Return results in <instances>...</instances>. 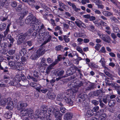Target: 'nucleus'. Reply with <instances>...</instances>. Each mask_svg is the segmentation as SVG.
I'll use <instances>...</instances> for the list:
<instances>
[{
    "label": "nucleus",
    "mask_w": 120,
    "mask_h": 120,
    "mask_svg": "<svg viewBox=\"0 0 120 120\" xmlns=\"http://www.w3.org/2000/svg\"><path fill=\"white\" fill-rule=\"evenodd\" d=\"M13 101L11 98L9 97L2 99L0 95V105L4 106L7 105L6 108L11 110L13 108Z\"/></svg>",
    "instance_id": "obj_1"
},
{
    "label": "nucleus",
    "mask_w": 120,
    "mask_h": 120,
    "mask_svg": "<svg viewBox=\"0 0 120 120\" xmlns=\"http://www.w3.org/2000/svg\"><path fill=\"white\" fill-rule=\"evenodd\" d=\"M43 36H44L43 40L44 41L42 44V45L49 42L51 40L52 38L51 36L49 35L48 32H45L44 31L42 32V30H41L37 37L38 38L40 39L42 38Z\"/></svg>",
    "instance_id": "obj_2"
},
{
    "label": "nucleus",
    "mask_w": 120,
    "mask_h": 120,
    "mask_svg": "<svg viewBox=\"0 0 120 120\" xmlns=\"http://www.w3.org/2000/svg\"><path fill=\"white\" fill-rule=\"evenodd\" d=\"M32 32V30L30 29L27 32L24 34H19V39L17 41V42L18 44H20L26 38L30 36Z\"/></svg>",
    "instance_id": "obj_3"
},
{
    "label": "nucleus",
    "mask_w": 120,
    "mask_h": 120,
    "mask_svg": "<svg viewBox=\"0 0 120 120\" xmlns=\"http://www.w3.org/2000/svg\"><path fill=\"white\" fill-rule=\"evenodd\" d=\"M83 82L82 81H79L76 85L74 86L73 88L68 90V94L69 96L73 94V93H76L78 91L79 88L81 86H82Z\"/></svg>",
    "instance_id": "obj_4"
},
{
    "label": "nucleus",
    "mask_w": 120,
    "mask_h": 120,
    "mask_svg": "<svg viewBox=\"0 0 120 120\" xmlns=\"http://www.w3.org/2000/svg\"><path fill=\"white\" fill-rule=\"evenodd\" d=\"M42 112L40 109H38L35 111L34 115L36 118L41 119L40 120H45L46 116H45L44 113Z\"/></svg>",
    "instance_id": "obj_5"
},
{
    "label": "nucleus",
    "mask_w": 120,
    "mask_h": 120,
    "mask_svg": "<svg viewBox=\"0 0 120 120\" xmlns=\"http://www.w3.org/2000/svg\"><path fill=\"white\" fill-rule=\"evenodd\" d=\"M101 38L104 41L107 43H110L111 41V39L110 37L106 34H102Z\"/></svg>",
    "instance_id": "obj_6"
},
{
    "label": "nucleus",
    "mask_w": 120,
    "mask_h": 120,
    "mask_svg": "<svg viewBox=\"0 0 120 120\" xmlns=\"http://www.w3.org/2000/svg\"><path fill=\"white\" fill-rule=\"evenodd\" d=\"M27 105V104L26 103L19 102L18 103L17 109L18 110H21L23 108L26 107Z\"/></svg>",
    "instance_id": "obj_7"
},
{
    "label": "nucleus",
    "mask_w": 120,
    "mask_h": 120,
    "mask_svg": "<svg viewBox=\"0 0 120 120\" xmlns=\"http://www.w3.org/2000/svg\"><path fill=\"white\" fill-rule=\"evenodd\" d=\"M47 51L45 49H43L42 48H40L37 50L36 53L39 57L40 56L43 55Z\"/></svg>",
    "instance_id": "obj_8"
},
{
    "label": "nucleus",
    "mask_w": 120,
    "mask_h": 120,
    "mask_svg": "<svg viewBox=\"0 0 120 120\" xmlns=\"http://www.w3.org/2000/svg\"><path fill=\"white\" fill-rule=\"evenodd\" d=\"M28 12L25 9L22 10L21 13L19 14V16H20L19 18V19L21 20L25 16V15L28 13Z\"/></svg>",
    "instance_id": "obj_9"
},
{
    "label": "nucleus",
    "mask_w": 120,
    "mask_h": 120,
    "mask_svg": "<svg viewBox=\"0 0 120 120\" xmlns=\"http://www.w3.org/2000/svg\"><path fill=\"white\" fill-rule=\"evenodd\" d=\"M52 111V110L50 109H47L46 112L45 113V114H47L45 116H46V117H45V120H51L49 118H50Z\"/></svg>",
    "instance_id": "obj_10"
},
{
    "label": "nucleus",
    "mask_w": 120,
    "mask_h": 120,
    "mask_svg": "<svg viewBox=\"0 0 120 120\" xmlns=\"http://www.w3.org/2000/svg\"><path fill=\"white\" fill-rule=\"evenodd\" d=\"M28 108L26 109H23L20 112V115L21 117H23L28 115Z\"/></svg>",
    "instance_id": "obj_11"
},
{
    "label": "nucleus",
    "mask_w": 120,
    "mask_h": 120,
    "mask_svg": "<svg viewBox=\"0 0 120 120\" xmlns=\"http://www.w3.org/2000/svg\"><path fill=\"white\" fill-rule=\"evenodd\" d=\"M72 113L71 112H68L65 115L64 118L65 120H70L72 118Z\"/></svg>",
    "instance_id": "obj_12"
},
{
    "label": "nucleus",
    "mask_w": 120,
    "mask_h": 120,
    "mask_svg": "<svg viewBox=\"0 0 120 120\" xmlns=\"http://www.w3.org/2000/svg\"><path fill=\"white\" fill-rule=\"evenodd\" d=\"M64 99L66 101V102L69 105L72 106L73 105V101L70 98H67L66 97H65L64 98Z\"/></svg>",
    "instance_id": "obj_13"
},
{
    "label": "nucleus",
    "mask_w": 120,
    "mask_h": 120,
    "mask_svg": "<svg viewBox=\"0 0 120 120\" xmlns=\"http://www.w3.org/2000/svg\"><path fill=\"white\" fill-rule=\"evenodd\" d=\"M35 19H34V18H33V17L32 16H29L27 17L26 19L25 20V22H34Z\"/></svg>",
    "instance_id": "obj_14"
},
{
    "label": "nucleus",
    "mask_w": 120,
    "mask_h": 120,
    "mask_svg": "<svg viewBox=\"0 0 120 120\" xmlns=\"http://www.w3.org/2000/svg\"><path fill=\"white\" fill-rule=\"evenodd\" d=\"M22 49L19 51V55L21 56H23L25 55L26 53V49L24 47H21Z\"/></svg>",
    "instance_id": "obj_15"
},
{
    "label": "nucleus",
    "mask_w": 120,
    "mask_h": 120,
    "mask_svg": "<svg viewBox=\"0 0 120 120\" xmlns=\"http://www.w3.org/2000/svg\"><path fill=\"white\" fill-rule=\"evenodd\" d=\"M12 113L10 111H8L4 115L5 117L9 119L11 117Z\"/></svg>",
    "instance_id": "obj_16"
},
{
    "label": "nucleus",
    "mask_w": 120,
    "mask_h": 120,
    "mask_svg": "<svg viewBox=\"0 0 120 120\" xmlns=\"http://www.w3.org/2000/svg\"><path fill=\"white\" fill-rule=\"evenodd\" d=\"M28 115L29 116L31 119H33L34 117V112L33 110L31 109L28 108Z\"/></svg>",
    "instance_id": "obj_17"
},
{
    "label": "nucleus",
    "mask_w": 120,
    "mask_h": 120,
    "mask_svg": "<svg viewBox=\"0 0 120 120\" xmlns=\"http://www.w3.org/2000/svg\"><path fill=\"white\" fill-rule=\"evenodd\" d=\"M103 91L101 90H99L94 91V92L93 94L95 96H98L99 95L102 94L103 93Z\"/></svg>",
    "instance_id": "obj_18"
},
{
    "label": "nucleus",
    "mask_w": 120,
    "mask_h": 120,
    "mask_svg": "<svg viewBox=\"0 0 120 120\" xmlns=\"http://www.w3.org/2000/svg\"><path fill=\"white\" fill-rule=\"evenodd\" d=\"M94 114V113L93 111L92 110L90 109L87 111L86 115L88 117H90L92 116Z\"/></svg>",
    "instance_id": "obj_19"
},
{
    "label": "nucleus",
    "mask_w": 120,
    "mask_h": 120,
    "mask_svg": "<svg viewBox=\"0 0 120 120\" xmlns=\"http://www.w3.org/2000/svg\"><path fill=\"white\" fill-rule=\"evenodd\" d=\"M22 67L21 64L19 62H17L16 63V64L15 67V69H17L18 70H22V68H20Z\"/></svg>",
    "instance_id": "obj_20"
},
{
    "label": "nucleus",
    "mask_w": 120,
    "mask_h": 120,
    "mask_svg": "<svg viewBox=\"0 0 120 120\" xmlns=\"http://www.w3.org/2000/svg\"><path fill=\"white\" fill-rule=\"evenodd\" d=\"M76 49L78 51L81 53L82 55V56H84V55H85V56H86V55L85 54L83 51L82 49L79 46H77V47Z\"/></svg>",
    "instance_id": "obj_21"
},
{
    "label": "nucleus",
    "mask_w": 120,
    "mask_h": 120,
    "mask_svg": "<svg viewBox=\"0 0 120 120\" xmlns=\"http://www.w3.org/2000/svg\"><path fill=\"white\" fill-rule=\"evenodd\" d=\"M39 57L36 53L33 54L30 57L31 59L34 60H37Z\"/></svg>",
    "instance_id": "obj_22"
},
{
    "label": "nucleus",
    "mask_w": 120,
    "mask_h": 120,
    "mask_svg": "<svg viewBox=\"0 0 120 120\" xmlns=\"http://www.w3.org/2000/svg\"><path fill=\"white\" fill-rule=\"evenodd\" d=\"M107 116L106 114L104 113L101 115L98 118L99 120H105Z\"/></svg>",
    "instance_id": "obj_23"
},
{
    "label": "nucleus",
    "mask_w": 120,
    "mask_h": 120,
    "mask_svg": "<svg viewBox=\"0 0 120 120\" xmlns=\"http://www.w3.org/2000/svg\"><path fill=\"white\" fill-rule=\"evenodd\" d=\"M40 110L41 112H43V113H44V114L45 116L47 114H45V113L46 112L47 109L46 107L44 106H42Z\"/></svg>",
    "instance_id": "obj_24"
},
{
    "label": "nucleus",
    "mask_w": 120,
    "mask_h": 120,
    "mask_svg": "<svg viewBox=\"0 0 120 120\" xmlns=\"http://www.w3.org/2000/svg\"><path fill=\"white\" fill-rule=\"evenodd\" d=\"M116 103V101L114 100H110L108 104L110 106H113Z\"/></svg>",
    "instance_id": "obj_25"
},
{
    "label": "nucleus",
    "mask_w": 120,
    "mask_h": 120,
    "mask_svg": "<svg viewBox=\"0 0 120 120\" xmlns=\"http://www.w3.org/2000/svg\"><path fill=\"white\" fill-rule=\"evenodd\" d=\"M14 80L16 82H20L21 80L20 76L19 75H16L14 78Z\"/></svg>",
    "instance_id": "obj_26"
},
{
    "label": "nucleus",
    "mask_w": 120,
    "mask_h": 120,
    "mask_svg": "<svg viewBox=\"0 0 120 120\" xmlns=\"http://www.w3.org/2000/svg\"><path fill=\"white\" fill-rule=\"evenodd\" d=\"M62 114L60 113H58L57 114L55 115V117L56 119L55 120H61V117L62 116Z\"/></svg>",
    "instance_id": "obj_27"
},
{
    "label": "nucleus",
    "mask_w": 120,
    "mask_h": 120,
    "mask_svg": "<svg viewBox=\"0 0 120 120\" xmlns=\"http://www.w3.org/2000/svg\"><path fill=\"white\" fill-rule=\"evenodd\" d=\"M41 64H43V65L45 66H47L48 65L45 63L46 59L45 58L43 57L41 58Z\"/></svg>",
    "instance_id": "obj_28"
},
{
    "label": "nucleus",
    "mask_w": 120,
    "mask_h": 120,
    "mask_svg": "<svg viewBox=\"0 0 120 120\" xmlns=\"http://www.w3.org/2000/svg\"><path fill=\"white\" fill-rule=\"evenodd\" d=\"M42 88V87L40 84L36 83L35 88L38 90V92H40V90Z\"/></svg>",
    "instance_id": "obj_29"
},
{
    "label": "nucleus",
    "mask_w": 120,
    "mask_h": 120,
    "mask_svg": "<svg viewBox=\"0 0 120 120\" xmlns=\"http://www.w3.org/2000/svg\"><path fill=\"white\" fill-rule=\"evenodd\" d=\"M48 95V97L50 99L53 100L56 97V96L55 94L53 93H51L49 94V95Z\"/></svg>",
    "instance_id": "obj_30"
},
{
    "label": "nucleus",
    "mask_w": 120,
    "mask_h": 120,
    "mask_svg": "<svg viewBox=\"0 0 120 120\" xmlns=\"http://www.w3.org/2000/svg\"><path fill=\"white\" fill-rule=\"evenodd\" d=\"M16 62L13 61H10L9 62L8 65L11 67H13V69H15V64H16Z\"/></svg>",
    "instance_id": "obj_31"
},
{
    "label": "nucleus",
    "mask_w": 120,
    "mask_h": 120,
    "mask_svg": "<svg viewBox=\"0 0 120 120\" xmlns=\"http://www.w3.org/2000/svg\"><path fill=\"white\" fill-rule=\"evenodd\" d=\"M103 15L106 16H109L112 15V14L109 11H104L102 12Z\"/></svg>",
    "instance_id": "obj_32"
},
{
    "label": "nucleus",
    "mask_w": 120,
    "mask_h": 120,
    "mask_svg": "<svg viewBox=\"0 0 120 120\" xmlns=\"http://www.w3.org/2000/svg\"><path fill=\"white\" fill-rule=\"evenodd\" d=\"M64 64L66 66H68L71 64V62L69 61L68 59H67L64 61Z\"/></svg>",
    "instance_id": "obj_33"
},
{
    "label": "nucleus",
    "mask_w": 120,
    "mask_h": 120,
    "mask_svg": "<svg viewBox=\"0 0 120 120\" xmlns=\"http://www.w3.org/2000/svg\"><path fill=\"white\" fill-rule=\"evenodd\" d=\"M27 78L28 79H32L34 81L37 82V80L36 78H34L32 76H31L29 75L27 76Z\"/></svg>",
    "instance_id": "obj_34"
},
{
    "label": "nucleus",
    "mask_w": 120,
    "mask_h": 120,
    "mask_svg": "<svg viewBox=\"0 0 120 120\" xmlns=\"http://www.w3.org/2000/svg\"><path fill=\"white\" fill-rule=\"evenodd\" d=\"M53 67V66H51V64L46 69V73L47 74H49L50 72V70L52 69V67Z\"/></svg>",
    "instance_id": "obj_35"
},
{
    "label": "nucleus",
    "mask_w": 120,
    "mask_h": 120,
    "mask_svg": "<svg viewBox=\"0 0 120 120\" xmlns=\"http://www.w3.org/2000/svg\"><path fill=\"white\" fill-rule=\"evenodd\" d=\"M6 25L5 23H2L0 24V31L2 30L5 29Z\"/></svg>",
    "instance_id": "obj_36"
},
{
    "label": "nucleus",
    "mask_w": 120,
    "mask_h": 120,
    "mask_svg": "<svg viewBox=\"0 0 120 120\" xmlns=\"http://www.w3.org/2000/svg\"><path fill=\"white\" fill-rule=\"evenodd\" d=\"M92 2L94 3L97 5L99 4H102V2L100 0H90Z\"/></svg>",
    "instance_id": "obj_37"
},
{
    "label": "nucleus",
    "mask_w": 120,
    "mask_h": 120,
    "mask_svg": "<svg viewBox=\"0 0 120 120\" xmlns=\"http://www.w3.org/2000/svg\"><path fill=\"white\" fill-rule=\"evenodd\" d=\"M76 25L79 27H80L81 26L82 27L85 28L86 27L85 25L83 23H75Z\"/></svg>",
    "instance_id": "obj_38"
},
{
    "label": "nucleus",
    "mask_w": 120,
    "mask_h": 120,
    "mask_svg": "<svg viewBox=\"0 0 120 120\" xmlns=\"http://www.w3.org/2000/svg\"><path fill=\"white\" fill-rule=\"evenodd\" d=\"M68 36H67L66 35H64V40L66 43H68L70 41V39L68 38Z\"/></svg>",
    "instance_id": "obj_39"
},
{
    "label": "nucleus",
    "mask_w": 120,
    "mask_h": 120,
    "mask_svg": "<svg viewBox=\"0 0 120 120\" xmlns=\"http://www.w3.org/2000/svg\"><path fill=\"white\" fill-rule=\"evenodd\" d=\"M23 83L22 86L25 87H26L29 83V81L26 79L23 81Z\"/></svg>",
    "instance_id": "obj_40"
},
{
    "label": "nucleus",
    "mask_w": 120,
    "mask_h": 120,
    "mask_svg": "<svg viewBox=\"0 0 120 120\" xmlns=\"http://www.w3.org/2000/svg\"><path fill=\"white\" fill-rule=\"evenodd\" d=\"M11 5L12 7L14 8L17 6V3L15 1H12L11 3Z\"/></svg>",
    "instance_id": "obj_41"
},
{
    "label": "nucleus",
    "mask_w": 120,
    "mask_h": 120,
    "mask_svg": "<svg viewBox=\"0 0 120 120\" xmlns=\"http://www.w3.org/2000/svg\"><path fill=\"white\" fill-rule=\"evenodd\" d=\"M113 31L115 33H118L120 32L119 29L117 27H113Z\"/></svg>",
    "instance_id": "obj_42"
},
{
    "label": "nucleus",
    "mask_w": 120,
    "mask_h": 120,
    "mask_svg": "<svg viewBox=\"0 0 120 120\" xmlns=\"http://www.w3.org/2000/svg\"><path fill=\"white\" fill-rule=\"evenodd\" d=\"M0 45L1 47L5 48L7 47L8 45V44L7 43L4 42L2 43Z\"/></svg>",
    "instance_id": "obj_43"
},
{
    "label": "nucleus",
    "mask_w": 120,
    "mask_h": 120,
    "mask_svg": "<svg viewBox=\"0 0 120 120\" xmlns=\"http://www.w3.org/2000/svg\"><path fill=\"white\" fill-rule=\"evenodd\" d=\"M99 62L101 63L102 66H105V61L104 58H101V60L99 61Z\"/></svg>",
    "instance_id": "obj_44"
},
{
    "label": "nucleus",
    "mask_w": 120,
    "mask_h": 120,
    "mask_svg": "<svg viewBox=\"0 0 120 120\" xmlns=\"http://www.w3.org/2000/svg\"><path fill=\"white\" fill-rule=\"evenodd\" d=\"M8 52L7 50L6 49H4L2 51H1L0 53L1 54H6Z\"/></svg>",
    "instance_id": "obj_45"
},
{
    "label": "nucleus",
    "mask_w": 120,
    "mask_h": 120,
    "mask_svg": "<svg viewBox=\"0 0 120 120\" xmlns=\"http://www.w3.org/2000/svg\"><path fill=\"white\" fill-rule=\"evenodd\" d=\"M72 7V8L74 9V10L76 12H77L78 10H80V9L79 8H76V6L74 3L73 4V5Z\"/></svg>",
    "instance_id": "obj_46"
},
{
    "label": "nucleus",
    "mask_w": 120,
    "mask_h": 120,
    "mask_svg": "<svg viewBox=\"0 0 120 120\" xmlns=\"http://www.w3.org/2000/svg\"><path fill=\"white\" fill-rule=\"evenodd\" d=\"M60 111L63 113H65L66 112V109L64 107L61 106L60 107Z\"/></svg>",
    "instance_id": "obj_47"
},
{
    "label": "nucleus",
    "mask_w": 120,
    "mask_h": 120,
    "mask_svg": "<svg viewBox=\"0 0 120 120\" xmlns=\"http://www.w3.org/2000/svg\"><path fill=\"white\" fill-rule=\"evenodd\" d=\"M59 61H60L57 59H56L54 62L51 64V66H54L55 65L57 64Z\"/></svg>",
    "instance_id": "obj_48"
},
{
    "label": "nucleus",
    "mask_w": 120,
    "mask_h": 120,
    "mask_svg": "<svg viewBox=\"0 0 120 120\" xmlns=\"http://www.w3.org/2000/svg\"><path fill=\"white\" fill-rule=\"evenodd\" d=\"M110 79L109 78H107L105 79V82L106 85L109 86V84L110 83H109L110 82Z\"/></svg>",
    "instance_id": "obj_49"
},
{
    "label": "nucleus",
    "mask_w": 120,
    "mask_h": 120,
    "mask_svg": "<svg viewBox=\"0 0 120 120\" xmlns=\"http://www.w3.org/2000/svg\"><path fill=\"white\" fill-rule=\"evenodd\" d=\"M92 103L95 105H97L99 103V101L95 100H93L92 101Z\"/></svg>",
    "instance_id": "obj_50"
},
{
    "label": "nucleus",
    "mask_w": 120,
    "mask_h": 120,
    "mask_svg": "<svg viewBox=\"0 0 120 120\" xmlns=\"http://www.w3.org/2000/svg\"><path fill=\"white\" fill-rule=\"evenodd\" d=\"M63 97L60 94H58L57 97V100L61 101L63 99Z\"/></svg>",
    "instance_id": "obj_51"
},
{
    "label": "nucleus",
    "mask_w": 120,
    "mask_h": 120,
    "mask_svg": "<svg viewBox=\"0 0 120 120\" xmlns=\"http://www.w3.org/2000/svg\"><path fill=\"white\" fill-rule=\"evenodd\" d=\"M8 38L9 39L10 41L13 42L14 41V40L13 38H12L11 35L10 34H9L8 36Z\"/></svg>",
    "instance_id": "obj_52"
},
{
    "label": "nucleus",
    "mask_w": 120,
    "mask_h": 120,
    "mask_svg": "<svg viewBox=\"0 0 120 120\" xmlns=\"http://www.w3.org/2000/svg\"><path fill=\"white\" fill-rule=\"evenodd\" d=\"M47 62L49 64H50L51 63H52L53 62V60L49 57H48L47 60Z\"/></svg>",
    "instance_id": "obj_53"
},
{
    "label": "nucleus",
    "mask_w": 120,
    "mask_h": 120,
    "mask_svg": "<svg viewBox=\"0 0 120 120\" xmlns=\"http://www.w3.org/2000/svg\"><path fill=\"white\" fill-rule=\"evenodd\" d=\"M48 91L47 89L44 88H42L40 90V92L44 93H45Z\"/></svg>",
    "instance_id": "obj_54"
},
{
    "label": "nucleus",
    "mask_w": 120,
    "mask_h": 120,
    "mask_svg": "<svg viewBox=\"0 0 120 120\" xmlns=\"http://www.w3.org/2000/svg\"><path fill=\"white\" fill-rule=\"evenodd\" d=\"M94 87L93 85L91 84L90 85L88 86L87 88L86 89L87 90H91V89L93 88Z\"/></svg>",
    "instance_id": "obj_55"
},
{
    "label": "nucleus",
    "mask_w": 120,
    "mask_h": 120,
    "mask_svg": "<svg viewBox=\"0 0 120 120\" xmlns=\"http://www.w3.org/2000/svg\"><path fill=\"white\" fill-rule=\"evenodd\" d=\"M110 19L112 22H119L118 20L114 17H112L110 18Z\"/></svg>",
    "instance_id": "obj_56"
},
{
    "label": "nucleus",
    "mask_w": 120,
    "mask_h": 120,
    "mask_svg": "<svg viewBox=\"0 0 120 120\" xmlns=\"http://www.w3.org/2000/svg\"><path fill=\"white\" fill-rule=\"evenodd\" d=\"M15 83H16L15 81H11L9 83V85L15 86Z\"/></svg>",
    "instance_id": "obj_57"
},
{
    "label": "nucleus",
    "mask_w": 120,
    "mask_h": 120,
    "mask_svg": "<svg viewBox=\"0 0 120 120\" xmlns=\"http://www.w3.org/2000/svg\"><path fill=\"white\" fill-rule=\"evenodd\" d=\"M99 109V107L98 106H95L93 108L92 110L93 112H96Z\"/></svg>",
    "instance_id": "obj_58"
},
{
    "label": "nucleus",
    "mask_w": 120,
    "mask_h": 120,
    "mask_svg": "<svg viewBox=\"0 0 120 120\" xmlns=\"http://www.w3.org/2000/svg\"><path fill=\"white\" fill-rule=\"evenodd\" d=\"M15 50H11L9 51L8 53L12 55L15 53Z\"/></svg>",
    "instance_id": "obj_59"
},
{
    "label": "nucleus",
    "mask_w": 120,
    "mask_h": 120,
    "mask_svg": "<svg viewBox=\"0 0 120 120\" xmlns=\"http://www.w3.org/2000/svg\"><path fill=\"white\" fill-rule=\"evenodd\" d=\"M21 78L22 81L23 82L24 80L26 79V77L23 74H22L21 75Z\"/></svg>",
    "instance_id": "obj_60"
},
{
    "label": "nucleus",
    "mask_w": 120,
    "mask_h": 120,
    "mask_svg": "<svg viewBox=\"0 0 120 120\" xmlns=\"http://www.w3.org/2000/svg\"><path fill=\"white\" fill-rule=\"evenodd\" d=\"M65 58V57H63V56L61 55H59L57 57V59H58L60 61L62 59H64Z\"/></svg>",
    "instance_id": "obj_61"
},
{
    "label": "nucleus",
    "mask_w": 120,
    "mask_h": 120,
    "mask_svg": "<svg viewBox=\"0 0 120 120\" xmlns=\"http://www.w3.org/2000/svg\"><path fill=\"white\" fill-rule=\"evenodd\" d=\"M64 73L63 71H59L57 74V75L58 76H61Z\"/></svg>",
    "instance_id": "obj_62"
},
{
    "label": "nucleus",
    "mask_w": 120,
    "mask_h": 120,
    "mask_svg": "<svg viewBox=\"0 0 120 120\" xmlns=\"http://www.w3.org/2000/svg\"><path fill=\"white\" fill-rule=\"evenodd\" d=\"M100 4H99L97 5L98 6V8L102 9L104 8V7L103 5Z\"/></svg>",
    "instance_id": "obj_63"
},
{
    "label": "nucleus",
    "mask_w": 120,
    "mask_h": 120,
    "mask_svg": "<svg viewBox=\"0 0 120 120\" xmlns=\"http://www.w3.org/2000/svg\"><path fill=\"white\" fill-rule=\"evenodd\" d=\"M96 45L95 48L96 50H99L100 47L101 46V45L99 44H97Z\"/></svg>",
    "instance_id": "obj_64"
}]
</instances>
